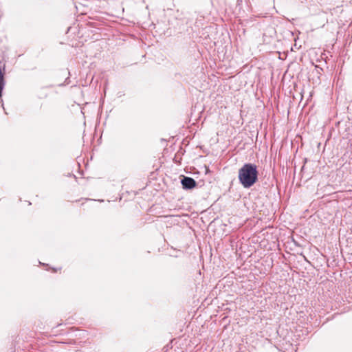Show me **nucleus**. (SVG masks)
I'll return each instance as SVG.
<instances>
[{
    "instance_id": "1",
    "label": "nucleus",
    "mask_w": 352,
    "mask_h": 352,
    "mask_svg": "<svg viewBox=\"0 0 352 352\" xmlns=\"http://www.w3.org/2000/svg\"><path fill=\"white\" fill-rule=\"evenodd\" d=\"M238 178L239 183L244 188L253 186L258 179L257 166L252 163H245L239 169Z\"/></svg>"
},
{
    "instance_id": "2",
    "label": "nucleus",
    "mask_w": 352,
    "mask_h": 352,
    "mask_svg": "<svg viewBox=\"0 0 352 352\" xmlns=\"http://www.w3.org/2000/svg\"><path fill=\"white\" fill-rule=\"evenodd\" d=\"M181 184L184 190H191L197 186L196 181L193 178L188 176H183L181 179Z\"/></svg>"
}]
</instances>
